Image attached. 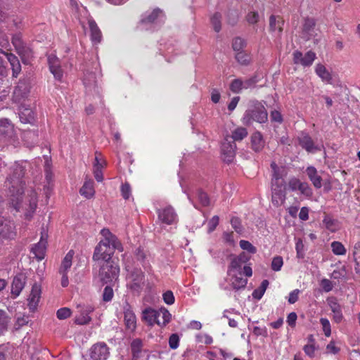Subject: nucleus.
<instances>
[{
	"mask_svg": "<svg viewBox=\"0 0 360 360\" xmlns=\"http://www.w3.org/2000/svg\"><path fill=\"white\" fill-rule=\"evenodd\" d=\"M25 174L24 167L15 163L11 167V172L6 181V186L8 188V195L13 207L16 211L25 210V219L30 220L37 206V194L35 191H27V195L24 201H21L23 193V182L22 178Z\"/></svg>",
	"mask_w": 360,
	"mask_h": 360,
	"instance_id": "1",
	"label": "nucleus"
},
{
	"mask_svg": "<svg viewBox=\"0 0 360 360\" xmlns=\"http://www.w3.org/2000/svg\"><path fill=\"white\" fill-rule=\"evenodd\" d=\"M101 234L103 238L96 246L93 259L98 264L114 262L112 259V256L115 250L123 251L122 243L117 236L112 234L108 229H102Z\"/></svg>",
	"mask_w": 360,
	"mask_h": 360,
	"instance_id": "2",
	"label": "nucleus"
},
{
	"mask_svg": "<svg viewBox=\"0 0 360 360\" xmlns=\"http://www.w3.org/2000/svg\"><path fill=\"white\" fill-rule=\"evenodd\" d=\"M172 315L165 308L158 310L148 307L142 312L143 319L150 326L157 324L160 326H166L171 320Z\"/></svg>",
	"mask_w": 360,
	"mask_h": 360,
	"instance_id": "3",
	"label": "nucleus"
},
{
	"mask_svg": "<svg viewBox=\"0 0 360 360\" xmlns=\"http://www.w3.org/2000/svg\"><path fill=\"white\" fill-rule=\"evenodd\" d=\"M267 118L268 114L264 106L258 101H252L244 113L242 122L245 125H250L253 121L264 123Z\"/></svg>",
	"mask_w": 360,
	"mask_h": 360,
	"instance_id": "4",
	"label": "nucleus"
},
{
	"mask_svg": "<svg viewBox=\"0 0 360 360\" xmlns=\"http://www.w3.org/2000/svg\"><path fill=\"white\" fill-rule=\"evenodd\" d=\"M126 269L128 272L126 276L127 288L134 294L140 295L146 283L144 273L136 268L129 270L126 267Z\"/></svg>",
	"mask_w": 360,
	"mask_h": 360,
	"instance_id": "5",
	"label": "nucleus"
},
{
	"mask_svg": "<svg viewBox=\"0 0 360 360\" xmlns=\"http://www.w3.org/2000/svg\"><path fill=\"white\" fill-rule=\"evenodd\" d=\"M100 266L98 278L103 283L115 282L119 277L120 267L115 262L98 264Z\"/></svg>",
	"mask_w": 360,
	"mask_h": 360,
	"instance_id": "6",
	"label": "nucleus"
},
{
	"mask_svg": "<svg viewBox=\"0 0 360 360\" xmlns=\"http://www.w3.org/2000/svg\"><path fill=\"white\" fill-rule=\"evenodd\" d=\"M288 188L291 191H299L300 193L306 198H311L313 191L308 183L301 181L296 177L290 178L288 182Z\"/></svg>",
	"mask_w": 360,
	"mask_h": 360,
	"instance_id": "7",
	"label": "nucleus"
},
{
	"mask_svg": "<svg viewBox=\"0 0 360 360\" xmlns=\"http://www.w3.org/2000/svg\"><path fill=\"white\" fill-rule=\"evenodd\" d=\"M158 220L167 225L175 224L178 221V215L174 209L170 206H166L164 208L157 210Z\"/></svg>",
	"mask_w": 360,
	"mask_h": 360,
	"instance_id": "8",
	"label": "nucleus"
},
{
	"mask_svg": "<svg viewBox=\"0 0 360 360\" xmlns=\"http://www.w3.org/2000/svg\"><path fill=\"white\" fill-rule=\"evenodd\" d=\"M15 236L16 229L14 222L0 216V238L12 240Z\"/></svg>",
	"mask_w": 360,
	"mask_h": 360,
	"instance_id": "9",
	"label": "nucleus"
},
{
	"mask_svg": "<svg viewBox=\"0 0 360 360\" xmlns=\"http://www.w3.org/2000/svg\"><path fill=\"white\" fill-rule=\"evenodd\" d=\"M91 360H107L110 356V349L105 342L94 344L90 349Z\"/></svg>",
	"mask_w": 360,
	"mask_h": 360,
	"instance_id": "10",
	"label": "nucleus"
},
{
	"mask_svg": "<svg viewBox=\"0 0 360 360\" xmlns=\"http://www.w3.org/2000/svg\"><path fill=\"white\" fill-rule=\"evenodd\" d=\"M300 146L308 153H314L321 151L323 146L316 145L311 137L307 133L302 132L298 136Z\"/></svg>",
	"mask_w": 360,
	"mask_h": 360,
	"instance_id": "11",
	"label": "nucleus"
},
{
	"mask_svg": "<svg viewBox=\"0 0 360 360\" xmlns=\"http://www.w3.org/2000/svg\"><path fill=\"white\" fill-rule=\"evenodd\" d=\"M226 137L221 145V153L223 155L224 161L226 162H231L236 155V144L234 141H231Z\"/></svg>",
	"mask_w": 360,
	"mask_h": 360,
	"instance_id": "12",
	"label": "nucleus"
},
{
	"mask_svg": "<svg viewBox=\"0 0 360 360\" xmlns=\"http://www.w3.org/2000/svg\"><path fill=\"white\" fill-rule=\"evenodd\" d=\"M316 58V54L311 51H309L303 56L302 53L295 51L293 53V62L295 64H300L304 67L310 66Z\"/></svg>",
	"mask_w": 360,
	"mask_h": 360,
	"instance_id": "13",
	"label": "nucleus"
},
{
	"mask_svg": "<svg viewBox=\"0 0 360 360\" xmlns=\"http://www.w3.org/2000/svg\"><path fill=\"white\" fill-rule=\"evenodd\" d=\"M271 200L276 207L283 204L285 200L284 184L271 185Z\"/></svg>",
	"mask_w": 360,
	"mask_h": 360,
	"instance_id": "14",
	"label": "nucleus"
},
{
	"mask_svg": "<svg viewBox=\"0 0 360 360\" xmlns=\"http://www.w3.org/2000/svg\"><path fill=\"white\" fill-rule=\"evenodd\" d=\"M77 308L80 309L79 314L75 318V323L79 325L89 323L91 320L89 314L94 311V307L90 304H84L82 306L78 305Z\"/></svg>",
	"mask_w": 360,
	"mask_h": 360,
	"instance_id": "15",
	"label": "nucleus"
},
{
	"mask_svg": "<svg viewBox=\"0 0 360 360\" xmlns=\"http://www.w3.org/2000/svg\"><path fill=\"white\" fill-rule=\"evenodd\" d=\"M327 303L333 312V319L335 323H340L343 319L342 307L338 302L337 298L332 297L327 299Z\"/></svg>",
	"mask_w": 360,
	"mask_h": 360,
	"instance_id": "16",
	"label": "nucleus"
},
{
	"mask_svg": "<svg viewBox=\"0 0 360 360\" xmlns=\"http://www.w3.org/2000/svg\"><path fill=\"white\" fill-rule=\"evenodd\" d=\"M48 63L49 70L54 77L58 80H61L63 74L59 59L55 55L50 54L48 56Z\"/></svg>",
	"mask_w": 360,
	"mask_h": 360,
	"instance_id": "17",
	"label": "nucleus"
},
{
	"mask_svg": "<svg viewBox=\"0 0 360 360\" xmlns=\"http://www.w3.org/2000/svg\"><path fill=\"white\" fill-rule=\"evenodd\" d=\"M41 287L37 283L34 284L28 297V307L30 311H34L38 306L41 298Z\"/></svg>",
	"mask_w": 360,
	"mask_h": 360,
	"instance_id": "18",
	"label": "nucleus"
},
{
	"mask_svg": "<svg viewBox=\"0 0 360 360\" xmlns=\"http://www.w3.org/2000/svg\"><path fill=\"white\" fill-rule=\"evenodd\" d=\"M46 238L47 235L42 233L39 242L35 244L31 250L32 252L38 260H41L44 258L47 243Z\"/></svg>",
	"mask_w": 360,
	"mask_h": 360,
	"instance_id": "19",
	"label": "nucleus"
},
{
	"mask_svg": "<svg viewBox=\"0 0 360 360\" xmlns=\"http://www.w3.org/2000/svg\"><path fill=\"white\" fill-rule=\"evenodd\" d=\"M284 21L279 16L271 15L269 18V29L277 37H279L283 31Z\"/></svg>",
	"mask_w": 360,
	"mask_h": 360,
	"instance_id": "20",
	"label": "nucleus"
},
{
	"mask_svg": "<svg viewBox=\"0 0 360 360\" xmlns=\"http://www.w3.org/2000/svg\"><path fill=\"white\" fill-rule=\"evenodd\" d=\"M272 170L271 185L284 184L283 167H278L275 162L271 163Z\"/></svg>",
	"mask_w": 360,
	"mask_h": 360,
	"instance_id": "21",
	"label": "nucleus"
},
{
	"mask_svg": "<svg viewBox=\"0 0 360 360\" xmlns=\"http://www.w3.org/2000/svg\"><path fill=\"white\" fill-rule=\"evenodd\" d=\"M229 276H230V283L234 290H238L246 286L248 280L243 278L242 272L230 274Z\"/></svg>",
	"mask_w": 360,
	"mask_h": 360,
	"instance_id": "22",
	"label": "nucleus"
},
{
	"mask_svg": "<svg viewBox=\"0 0 360 360\" xmlns=\"http://www.w3.org/2000/svg\"><path fill=\"white\" fill-rule=\"evenodd\" d=\"M88 24L91 32V41L94 44L100 43L102 39V34L97 24L93 19H89Z\"/></svg>",
	"mask_w": 360,
	"mask_h": 360,
	"instance_id": "23",
	"label": "nucleus"
},
{
	"mask_svg": "<svg viewBox=\"0 0 360 360\" xmlns=\"http://www.w3.org/2000/svg\"><path fill=\"white\" fill-rule=\"evenodd\" d=\"M307 174L316 188H320L322 186V178L318 174L317 170L314 167H308L306 169Z\"/></svg>",
	"mask_w": 360,
	"mask_h": 360,
	"instance_id": "24",
	"label": "nucleus"
},
{
	"mask_svg": "<svg viewBox=\"0 0 360 360\" xmlns=\"http://www.w3.org/2000/svg\"><path fill=\"white\" fill-rule=\"evenodd\" d=\"M30 92L29 84L25 80H20L18 85L15 87L13 94L16 99L25 97Z\"/></svg>",
	"mask_w": 360,
	"mask_h": 360,
	"instance_id": "25",
	"label": "nucleus"
},
{
	"mask_svg": "<svg viewBox=\"0 0 360 360\" xmlns=\"http://www.w3.org/2000/svg\"><path fill=\"white\" fill-rule=\"evenodd\" d=\"M315 72L321 79L322 82L328 84L333 83L332 75L323 65L317 64L315 67Z\"/></svg>",
	"mask_w": 360,
	"mask_h": 360,
	"instance_id": "26",
	"label": "nucleus"
},
{
	"mask_svg": "<svg viewBox=\"0 0 360 360\" xmlns=\"http://www.w3.org/2000/svg\"><path fill=\"white\" fill-rule=\"evenodd\" d=\"M25 278L22 275L17 276L13 278L11 285V293L15 296L18 297L22 290L25 287Z\"/></svg>",
	"mask_w": 360,
	"mask_h": 360,
	"instance_id": "27",
	"label": "nucleus"
},
{
	"mask_svg": "<svg viewBox=\"0 0 360 360\" xmlns=\"http://www.w3.org/2000/svg\"><path fill=\"white\" fill-rule=\"evenodd\" d=\"M264 141L263 136L259 131H255L251 136V148L255 152H259L263 149Z\"/></svg>",
	"mask_w": 360,
	"mask_h": 360,
	"instance_id": "28",
	"label": "nucleus"
},
{
	"mask_svg": "<svg viewBox=\"0 0 360 360\" xmlns=\"http://www.w3.org/2000/svg\"><path fill=\"white\" fill-rule=\"evenodd\" d=\"M7 60L11 64L13 77H17L21 71V65L17 56L11 53H5Z\"/></svg>",
	"mask_w": 360,
	"mask_h": 360,
	"instance_id": "29",
	"label": "nucleus"
},
{
	"mask_svg": "<svg viewBox=\"0 0 360 360\" xmlns=\"http://www.w3.org/2000/svg\"><path fill=\"white\" fill-rule=\"evenodd\" d=\"M94 184V183L91 179L85 181L84 185L80 188V194L88 199L92 198L95 194Z\"/></svg>",
	"mask_w": 360,
	"mask_h": 360,
	"instance_id": "30",
	"label": "nucleus"
},
{
	"mask_svg": "<svg viewBox=\"0 0 360 360\" xmlns=\"http://www.w3.org/2000/svg\"><path fill=\"white\" fill-rule=\"evenodd\" d=\"M165 18L164 14L159 8L153 10L146 18L141 20L142 23H153L156 21L163 22Z\"/></svg>",
	"mask_w": 360,
	"mask_h": 360,
	"instance_id": "31",
	"label": "nucleus"
},
{
	"mask_svg": "<svg viewBox=\"0 0 360 360\" xmlns=\"http://www.w3.org/2000/svg\"><path fill=\"white\" fill-rule=\"evenodd\" d=\"M74 256V251L70 250L63 258L59 273H67L72 266V261Z\"/></svg>",
	"mask_w": 360,
	"mask_h": 360,
	"instance_id": "32",
	"label": "nucleus"
},
{
	"mask_svg": "<svg viewBox=\"0 0 360 360\" xmlns=\"http://www.w3.org/2000/svg\"><path fill=\"white\" fill-rule=\"evenodd\" d=\"M248 134V132L246 128L238 127L231 131V138L233 139V141L236 143V141H241L243 140L247 137Z\"/></svg>",
	"mask_w": 360,
	"mask_h": 360,
	"instance_id": "33",
	"label": "nucleus"
},
{
	"mask_svg": "<svg viewBox=\"0 0 360 360\" xmlns=\"http://www.w3.org/2000/svg\"><path fill=\"white\" fill-rule=\"evenodd\" d=\"M16 51L20 56L23 62L29 60L33 56L32 49L25 44Z\"/></svg>",
	"mask_w": 360,
	"mask_h": 360,
	"instance_id": "34",
	"label": "nucleus"
},
{
	"mask_svg": "<svg viewBox=\"0 0 360 360\" xmlns=\"http://www.w3.org/2000/svg\"><path fill=\"white\" fill-rule=\"evenodd\" d=\"M242 272V262L238 258H233L228 269V274Z\"/></svg>",
	"mask_w": 360,
	"mask_h": 360,
	"instance_id": "35",
	"label": "nucleus"
},
{
	"mask_svg": "<svg viewBox=\"0 0 360 360\" xmlns=\"http://www.w3.org/2000/svg\"><path fill=\"white\" fill-rule=\"evenodd\" d=\"M124 321L127 327L130 330H134L136 327V316L130 311L124 313Z\"/></svg>",
	"mask_w": 360,
	"mask_h": 360,
	"instance_id": "36",
	"label": "nucleus"
},
{
	"mask_svg": "<svg viewBox=\"0 0 360 360\" xmlns=\"http://www.w3.org/2000/svg\"><path fill=\"white\" fill-rule=\"evenodd\" d=\"M268 285L269 281L267 280H264L260 286L253 291L252 297L255 299L260 300L264 294Z\"/></svg>",
	"mask_w": 360,
	"mask_h": 360,
	"instance_id": "37",
	"label": "nucleus"
},
{
	"mask_svg": "<svg viewBox=\"0 0 360 360\" xmlns=\"http://www.w3.org/2000/svg\"><path fill=\"white\" fill-rule=\"evenodd\" d=\"M332 252L335 255H345L346 254V248L342 243L339 241H333L331 243Z\"/></svg>",
	"mask_w": 360,
	"mask_h": 360,
	"instance_id": "38",
	"label": "nucleus"
},
{
	"mask_svg": "<svg viewBox=\"0 0 360 360\" xmlns=\"http://www.w3.org/2000/svg\"><path fill=\"white\" fill-rule=\"evenodd\" d=\"M326 228L331 232H335L338 229L336 221L328 216H326L323 220Z\"/></svg>",
	"mask_w": 360,
	"mask_h": 360,
	"instance_id": "39",
	"label": "nucleus"
},
{
	"mask_svg": "<svg viewBox=\"0 0 360 360\" xmlns=\"http://www.w3.org/2000/svg\"><path fill=\"white\" fill-rule=\"evenodd\" d=\"M142 347V342L139 339L134 340L131 344V352L134 358L139 356V353Z\"/></svg>",
	"mask_w": 360,
	"mask_h": 360,
	"instance_id": "40",
	"label": "nucleus"
},
{
	"mask_svg": "<svg viewBox=\"0 0 360 360\" xmlns=\"http://www.w3.org/2000/svg\"><path fill=\"white\" fill-rule=\"evenodd\" d=\"M236 59L240 64L246 65L250 61V56L245 52L239 51L236 54Z\"/></svg>",
	"mask_w": 360,
	"mask_h": 360,
	"instance_id": "41",
	"label": "nucleus"
},
{
	"mask_svg": "<svg viewBox=\"0 0 360 360\" xmlns=\"http://www.w3.org/2000/svg\"><path fill=\"white\" fill-rule=\"evenodd\" d=\"M221 15L219 13H215L211 18V23L216 32H219L221 30Z\"/></svg>",
	"mask_w": 360,
	"mask_h": 360,
	"instance_id": "42",
	"label": "nucleus"
},
{
	"mask_svg": "<svg viewBox=\"0 0 360 360\" xmlns=\"http://www.w3.org/2000/svg\"><path fill=\"white\" fill-rule=\"evenodd\" d=\"M352 257L356 265L360 264V241L355 243L352 248Z\"/></svg>",
	"mask_w": 360,
	"mask_h": 360,
	"instance_id": "43",
	"label": "nucleus"
},
{
	"mask_svg": "<svg viewBox=\"0 0 360 360\" xmlns=\"http://www.w3.org/2000/svg\"><path fill=\"white\" fill-rule=\"evenodd\" d=\"M230 89L235 94L240 93L243 89V81L240 79H233L230 84Z\"/></svg>",
	"mask_w": 360,
	"mask_h": 360,
	"instance_id": "44",
	"label": "nucleus"
},
{
	"mask_svg": "<svg viewBox=\"0 0 360 360\" xmlns=\"http://www.w3.org/2000/svg\"><path fill=\"white\" fill-rule=\"evenodd\" d=\"M320 323L322 326L323 331L324 333V335L326 337H330L331 335V326L330 321L326 318H321L320 319Z\"/></svg>",
	"mask_w": 360,
	"mask_h": 360,
	"instance_id": "45",
	"label": "nucleus"
},
{
	"mask_svg": "<svg viewBox=\"0 0 360 360\" xmlns=\"http://www.w3.org/2000/svg\"><path fill=\"white\" fill-rule=\"evenodd\" d=\"M245 41L242 38L236 37L233 41V49L237 52L242 51V49L245 47Z\"/></svg>",
	"mask_w": 360,
	"mask_h": 360,
	"instance_id": "46",
	"label": "nucleus"
},
{
	"mask_svg": "<svg viewBox=\"0 0 360 360\" xmlns=\"http://www.w3.org/2000/svg\"><path fill=\"white\" fill-rule=\"evenodd\" d=\"M283 264V258L280 256L275 257L271 262V269L275 271H278L281 269Z\"/></svg>",
	"mask_w": 360,
	"mask_h": 360,
	"instance_id": "47",
	"label": "nucleus"
},
{
	"mask_svg": "<svg viewBox=\"0 0 360 360\" xmlns=\"http://www.w3.org/2000/svg\"><path fill=\"white\" fill-rule=\"evenodd\" d=\"M240 247L245 250H247L250 253L255 254L257 252V249L253 246L249 241L241 240L240 241Z\"/></svg>",
	"mask_w": 360,
	"mask_h": 360,
	"instance_id": "48",
	"label": "nucleus"
},
{
	"mask_svg": "<svg viewBox=\"0 0 360 360\" xmlns=\"http://www.w3.org/2000/svg\"><path fill=\"white\" fill-rule=\"evenodd\" d=\"M56 315L58 319L63 320L70 316L71 310L68 307L60 308L57 311Z\"/></svg>",
	"mask_w": 360,
	"mask_h": 360,
	"instance_id": "49",
	"label": "nucleus"
},
{
	"mask_svg": "<svg viewBox=\"0 0 360 360\" xmlns=\"http://www.w3.org/2000/svg\"><path fill=\"white\" fill-rule=\"evenodd\" d=\"M231 224L233 229L238 233L243 232V226L241 225L240 220L238 217H232L231 219Z\"/></svg>",
	"mask_w": 360,
	"mask_h": 360,
	"instance_id": "50",
	"label": "nucleus"
},
{
	"mask_svg": "<svg viewBox=\"0 0 360 360\" xmlns=\"http://www.w3.org/2000/svg\"><path fill=\"white\" fill-rule=\"evenodd\" d=\"M295 249L297 252V257L302 259L304 257V244L301 239H297L296 241Z\"/></svg>",
	"mask_w": 360,
	"mask_h": 360,
	"instance_id": "51",
	"label": "nucleus"
},
{
	"mask_svg": "<svg viewBox=\"0 0 360 360\" xmlns=\"http://www.w3.org/2000/svg\"><path fill=\"white\" fill-rule=\"evenodd\" d=\"M198 199L202 206H207L210 204V199L205 192L199 190L197 193Z\"/></svg>",
	"mask_w": 360,
	"mask_h": 360,
	"instance_id": "52",
	"label": "nucleus"
},
{
	"mask_svg": "<svg viewBox=\"0 0 360 360\" xmlns=\"http://www.w3.org/2000/svg\"><path fill=\"white\" fill-rule=\"evenodd\" d=\"M8 322V321L6 313L4 311L0 310V332L6 329Z\"/></svg>",
	"mask_w": 360,
	"mask_h": 360,
	"instance_id": "53",
	"label": "nucleus"
},
{
	"mask_svg": "<svg viewBox=\"0 0 360 360\" xmlns=\"http://www.w3.org/2000/svg\"><path fill=\"white\" fill-rule=\"evenodd\" d=\"M113 297V290L110 286H106L104 288L103 293V299L105 302L110 301Z\"/></svg>",
	"mask_w": 360,
	"mask_h": 360,
	"instance_id": "54",
	"label": "nucleus"
},
{
	"mask_svg": "<svg viewBox=\"0 0 360 360\" xmlns=\"http://www.w3.org/2000/svg\"><path fill=\"white\" fill-rule=\"evenodd\" d=\"M164 302L167 304H172L174 302V296L171 290H167L162 295Z\"/></svg>",
	"mask_w": 360,
	"mask_h": 360,
	"instance_id": "55",
	"label": "nucleus"
},
{
	"mask_svg": "<svg viewBox=\"0 0 360 360\" xmlns=\"http://www.w3.org/2000/svg\"><path fill=\"white\" fill-rule=\"evenodd\" d=\"M219 217L215 215L208 222V232H212L219 224Z\"/></svg>",
	"mask_w": 360,
	"mask_h": 360,
	"instance_id": "56",
	"label": "nucleus"
},
{
	"mask_svg": "<svg viewBox=\"0 0 360 360\" xmlns=\"http://www.w3.org/2000/svg\"><path fill=\"white\" fill-rule=\"evenodd\" d=\"M321 286L322 287L323 290L326 292L331 291L333 288L332 282L327 278H323L321 281Z\"/></svg>",
	"mask_w": 360,
	"mask_h": 360,
	"instance_id": "57",
	"label": "nucleus"
},
{
	"mask_svg": "<svg viewBox=\"0 0 360 360\" xmlns=\"http://www.w3.org/2000/svg\"><path fill=\"white\" fill-rule=\"evenodd\" d=\"M246 19L250 24H255L259 21V16L257 12H250L248 13Z\"/></svg>",
	"mask_w": 360,
	"mask_h": 360,
	"instance_id": "58",
	"label": "nucleus"
},
{
	"mask_svg": "<svg viewBox=\"0 0 360 360\" xmlns=\"http://www.w3.org/2000/svg\"><path fill=\"white\" fill-rule=\"evenodd\" d=\"M12 43L16 51L19 49H21V47L25 44V43L22 40L21 37L18 34L13 37Z\"/></svg>",
	"mask_w": 360,
	"mask_h": 360,
	"instance_id": "59",
	"label": "nucleus"
},
{
	"mask_svg": "<svg viewBox=\"0 0 360 360\" xmlns=\"http://www.w3.org/2000/svg\"><path fill=\"white\" fill-rule=\"evenodd\" d=\"M179 338L176 334H172L169 339V347L174 349L179 346Z\"/></svg>",
	"mask_w": 360,
	"mask_h": 360,
	"instance_id": "60",
	"label": "nucleus"
},
{
	"mask_svg": "<svg viewBox=\"0 0 360 360\" xmlns=\"http://www.w3.org/2000/svg\"><path fill=\"white\" fill-rule=\"evenodd\" d=\"M270 118L271 122H275L281 124L283 122V117L281 112L278 110H273L271 112Z\"/></svg>",
	"mask_w": 360,
	"mask_h": 360,
	"instance_id": "61",
	"label": "nucleus"
},
{
	"mask_svg": "<svg viewBox=\"0 0 360 360\" xmlns=\"http://www.w3.org/2000/svg\"><path fill=\"white\" fill-rule=\"evenodd\" d=\"M303 350L306 355L310 358H314L315 355V347L311 344L304 345Z\"/></svg>",
	"mask_w": 360,
	"mask_h": 360,
	"instance_id": "62",
	"label": "nucleus"
},
{
	"mask_svg": "<svg viewBox=\"0 0 360 360\" xmlns=\"http://www.w3.org/2000/svg\"><path fill=\"white\" fill-rule=\"evenodd\" d=\"M121 193L122 197L127 200L129 198L130 194H131V189L129 185L126 183L122 185L121 186Z\"/></svg>",
	"mask_w": 360,
	"mask_h": 360,
	"instance_id": "63",
	"label": "nucleus"
},
{
	"mask_svg": "<svg viewBox=\"0 0 360 360\" xmlns=\"http://www.w3.org/2000/svg\"><path fill=\"white\" fill-rule=\"evenodd\" d=\"M297 316L295 312H291L288 315L287 323L290 327H295Z\"/></svg>",
	"mask_w": 360,
	"mask_h": 360,
	"instance_id": "64",
	"label": "nucleus"
}]
</instances>
